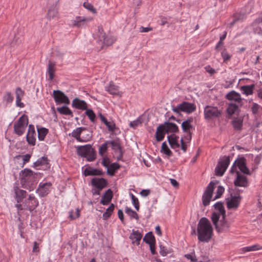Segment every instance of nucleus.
Listing matches in <instances>:
<instances>
[{
  "label": "nucleus",
  "mask_w": 262,
  "mask_h": 262,
  "mask_svg": "<svg viewBox=\"0 0 262 262\" xmlns=\"http://www.w3.org/2000/svg\"><path fill=\"white\" fill-rule=\"evenodd\" d=\"M215 211L212 213L211 220L219 232H227L229 230L230 224L226 220V212L221 203L214 205Z\"/></svg>",
  "instance_id": "f257e3e1"
},
{
  "label": "nucleus",
  "mask_w": 262,
  "mask_h": 262,
  "mask_svg": "<svg viewBox=\"0 0 262 262\" xmlns=\"http://www.w3.org/2000/svg\"><path fill=\"white\" fill-rule=\"evenodd\" d=\"M197 232L199 241L207 242L211 239L213 234V228L207 218L202 217L200 220Z\"/></svg>",
  "instance_id": "f03ea898"
},
{
  "label": "nucleus",
  "mask_w": 262,
  "mask_h": 262,
  "mask_svg": "<svg viewBox=\"0 0 262 262\" xmlns=\"http://www.w3.org/2000/svg\"><path fill=\"white\" fill-rule=\"evenodd\" d=\"M37 174L26 168L20 172V183L24 188L29 191L33 190L36 184Z\"/></svg>",
  "instance_id": "7ed1b4c3"
},
{
  "label": "nucleus",
  "mask_w": 262,
  "mask_h": 262,
  "mask_svg": "<svg viewBox=\"0 0 262 262\" xmlns=\"http://www.w3.org/2000/svg\"><path fill=\"white\" fill-rule=\"evenodd\" d=\"M77 152L78 155L85 158L89 161H92L96 158L95 151L90 144L78 146Z\"/></svg>",
  "instance_id": "20e7f679"
},
{
  "label": "nucleus",
  "mask_w": 262,
  "mask_h": 262,
  "mask_svg": "<svg viewBox=\"0 0 262 262\" xmlns=\"http://www.w3.org/2000/svg\"><path fill=\"white\" fill-rule=\"evenodd\" d=\"M222 114V110L219 109L216 106L206 105L204 107V118L207 120H212L214 119L219 118L221 117Z\"/></svg>",
  "instance_id": "39448f33"
},
{
  "label": "nucleus",
  "mask_w": 262,
  "mask_h": 262,
  "mask_svg": "<svg viewBox=\"0 0 262 262\" xmlns=\"http://www.w3.org/2000/svg\"><path fill=\"white\" fill-rule=\"evenodd\" d=\"M28 124V117L26 115H22L14 125V133L18 136L22 135L25 133Z\"/></svg>",
  "instance_id": "423d86ee"
},
{
  "label": "nucleus",
  "mask_w": 262,
  "mask_h": 262,
  "mask_svg": "<svg viewBox=\"0 0 262 262\" xmlns=\"http://www.w3.org/2000/svg\"><path fill=\"white\" fill-rule=\"evenodd\" d=\"M99 119L101 123L105 125L107 132L111 134L114 135L119 131V128L112 119H108L101 114H99Z\"/></svg>",
  "instance_id": "0eeeda50"
},
{
  "label": "nucleus",
  "mask_w": 262,
  "mask_h": 262,
  "mask_svg": "<svg viewBox=\"0 0 262 262\" xmlns=\"http://www.w3.org/2000/svg\"><path fill=\"white\" fill-rule=\"evenodd\" d=\"M172 110L173 112L177 114H179L181 112L190 114L195 111V106L193 103L188 102H183L176 107H173Z\"/></svg>",
  "instance_id": "6e6552de"
},
{
  "label": "nucleus",
  "mask_w": 262,
  "mask_h": 262,
  "mask_svg": "<svg viewBox=\"0 0 262 262\" xmlns=\"http://www.w3.org/2000/svg\"><path fill=\"white\" fill-rule=\"evenodd\" d=\"M101 163L106 168L107 173L112 176H114L116 170L120 168V165L118 163H111L110 159L106 157L103 158Z\"/></svg>",
  "instance_id": "1a4fd4ad"
},
{
  "label": "nucleus",
  "mask_w": 262,
  "mask_h": 262,
  "mask_svg": "<svg viewBox=\"0 0 262 262\" xmlns=\"http://www.w3.org/2000/svg\"><path fill=\"white\" fill-rule=\"evenodd\" d=\"M240 170V171L246 174H249V170L246 166L245 159L243 158H240L236 160L232 165L230 172L232 173L234 172L237 173V168Z\"/></svg>",
  "instance_id": "9d476101"
},
{
  "label": "nucleus",
  "mask_w": 262,
  "mask_h": 262,
  "mask_svg": "<svg viewBox=\"0 0 262 262\" xmlns=\"http://www.w3.org/2000/svg\"><path fill=\"white\" fill-rule=\"evenodd\" d=\"M230 163L229 157L225 156L223 157L219 162L215 168V174L218 176L223 175Z\"/></svg>",
  "instance_id": "9b49d317"
},
{
  "label": "nucleus",
  "mask_w": 262,
  "mask_h": 262,
  "mask_svg": "<svg viewBox=\"0 0 262 262\" xmlns=\"http://www.w3.org/2000/svg\"><path fill=\"white\" fill-rule=\"evenodd\" d=\"M215 185V183L214 182H211L207 187L202 196L204 206H206L209 205L212 196Z\"/></svg>",
  "instance_id": "f8f14e48"
},
{
  "label": "nucleus",
  "mask_w": 262,
  "mask_h": 262,
  "mask_svg": "<svg viewBox=\"0 0 262 262\" xmlns=\"http://www.w3.org/2000/svg\"><path fill=\"white\" fill-rule=\"evenodd\" d=\"M53 96L56 103H64L69 104L70 100L68 97L61 91L54 90L53 92Z\"/></svg>",
  "instance_id": "ddd939ff"
},
{
  "label": "nucleus",
  "mask_w": 262,
  "mask_h": 262,
  "mask_svg": "<svg viewBox=\"0 0 262 262\" xmlns=\"http://www.w3.org/2000/svg\"><path fill=\"white\" fill-rule=\"evenodd\" d=\"M91 17L76 16L74 19L71 20V25L73 27L80 28L83 26L86 23L92 20Z\"/></svg>",
  "instance_id": "4468645a"
},
{
  "label": "nucleus",
  "mask_w": 262,
  "mask_h": 262,
  "mask_svg": "<svg viewBox=\"0 0 262 262\" xmlns=\"http://www.w3.org/2000/svg\"><path fill=\"white\" fill-rule=\"evenodd\" d=\"M105 90L111 95L120 97L123 95V92L119 90V86L115 85L113 81H111L108 85L105 86Z\"/></svg>",
  "instance_id": "2eb2a0df"
},
{
  "label": "nucleus",
  "mask_w": 262,
  "mask_h": 262,
  "mask_svg": "<svg viewBox=\"0 0 262 262\" xmlns=\"http://www.w3.org/2000/svg\"><path fill=\"white\" fill-rule=\"evenodd\" d=\"M38 205V202L36 198L31 195H29L27 200L24 202V209L31 211L35 209Z\"/></svg>",
  "instance_id": "dca6fc26"
},
{
  "label": "nucleus",
  "mask_w": 262,
  "mask_h": 262,
  "mask_svg": "<svg viewBox=\"0 0 262 262\" xmlns=\"http://www.w3.org/2000/svg\"><path fill=\"white\" fill-rule=\"evenodd\" d=\"M36 132L34 127L33 125L30 124L29 125V128L28 133L27 135V141L28 143L31 145H34L36 142Z\"/></svg>",
  "instance_id": "f3484780"
},
{
  "label": "nucleus",
  "mask_w": 262,
  "mask_h": 262,
  "mask_svg": "<svg viewBox=\"0 0 262 262\" xmlns=\"http://www.w3.org/2000/svg\"><path fill=\"white\" fill-rule=\"evenodd\" d=\"M241 202V197L238 196H231L230 199L227 200V206L228 209H236L238 208Z\"/></svg>",
  "instance_id": "a211bd4d"
},
{
  "label": "nucleus",
  "mask_w": 262,
  "mask_h": 262,
  "mask_svg": "<svg viewBox=\"0 0 262 262\" xmlns=\"http://www.w3.org/2000/svg\"><path fill=\"white\" fill-rule=\"evenodd\" d=\"M103 39V45L101 49H103L105 47L111 46L116 40L115 37L111 36H105L104 33L99 32V39Z\"/></svg>",
  "instance_id": "6ab92c4d"
},
{
  "label": "nucleus",
  "mask_w": 262,
  "mask_h": 262,
  "mask_svg": "<svg viewBox=\"0 0 262 262\" xmlns=\"http://www.w3.org/2000/svg\"><path fill=\"white\" fill-rule=\"evenodd\" d=\"M16 96V105L20 108L24 107V104L21 102L25 95V92L19 87L16 89L15 91Z\"/></svg>",
  "instance_id": "aec40b11"
},
{
  "label": "nucleus",
  "mask_w": 262,
  "mask_h": 262,
  "mask_svg": "<svg viewBox=\"0 0 262 262\" xmlns=\"http://www.w3.org/2000/svg\"><path fill=\"white\" fill-rule=\"evenodd\" d=\"M237 174L236 179L234 181V185L236 186L246 187L248 185V182L246 177L239 173V171L236 173Z\"/></svg>",
  "instance_id": "412c9836"
},
{
  "label": "nucleus",
  "mask_w": 262,
  "mask_h": 262,
  "mask_svg": "<svg viewBox=\"0 0 262 262\" xmlns=\"http://www.w3.org/2000/svg\"><path fill=\"white\" fill-rule=\"evenodd\" d=\"M50 187L51 184L49 183L40 184L36 191L40 196H45L48 194Z\"/></svg>",
  "instance_id": "4be33fe9"
},
{
  "label": "nucleus",
  "mask_w": 262,
  "mask_h": 262,
  "mask_svg": "<svg viewBox=\"0 0 262 262\" xmlns=\"http://www.w3.org/2000/svg\"><path fill=\"white\" fill-rule=\"evenodd\" d=\"M226 98L229 100L233 101L238 104L241 103L242 102L241 95L234 91L228 93L226 95Z\"/></svg>",
  "instance_id": "5701e85b"
},
{
  "label": "nucleus",
  "mask_w": 262,
  "mask_h": 262,
  "mask_svg": "<svg viewBox=\"0 0 262 262\" xmlns=\"http://www.w3.org/2000/svg\"><path fill=\"white\" fill-rule=\"evenodd\" d=\"M73 107L82 110H85L87 108V104L84 100H81L76 98H75L72 103Z\"/></svg>",
  "instance_id": "b1692460"
},
{
  "label": "nucleus",
  "mask_w": 262,
  "mask_h": 262,
  "mask_svg": "<svg viewBox=\"0 0 262 262\" xmlns=\"http://www.w3.org/2000/svg\"><path fill=\"white\" fill-rule=\"evenodd\" d=\"M58 14V8L57 7L56 2L51 5L49 8L47 13V18L48 19H51L57 17Z\"/></svg>",
  "instance_id": "393cba45"
},
{
  "label": "nucleus",
  "mask_w": 262,
  "mask_h": 262,
  "mask_svg": "<svg viewBox=\"0 0 262 262\" xmlns=\"http://www.w3.org/2000/svg\"><path fill=\"white\" fill-rule=\"evenodd\" d=\"M164 126L166 133H175L179 131V128L177 124L171 122H165L162 124Z\"/></svg>",
  "instance_id": "a878e982"
},
{
  "label": "nucleus",
  "mask_w": 262,
  "mask_h": 262,
  "mask_svg": "<svg viewBox=\"0 0 262 262\" xmlns=\"http://www.w3.org/2000/svg\"><path fill=\"white\" fill-rule=\"evenodd\" d=\"M14 100L13 94L10 91H5L2 96V102L6 105L11 104Z\"/></svg>",
  "instance_id": "bb28decb"
},
{
  "label": "nucleus",
  "mask_w": 262,
  "mask_h": 262,
  "mask_svg": "<svg viewBox=\"0 0 262 262\" xmlns=\"http://www.w3.org/2000/svg\"><path fill=\"white\" fill-rule=\"evenodd\" d=\"M13 190L15 194V198L18 203L21 202L23 199L26 196V191L19 189L17 186L13 188Z\"/></svg>",
  "instance_id": "cd10ccee"
},
{
  "label": "nucleus",
  "mask_w": 262,
  "mask_h": 262,
  "mask_svg": "<svg viewBox=\"0 0 262 262\" xmlns=\"http://www.w3.org/2000/svg\"><path fill=\"white\" fill-rule=\"evenodd\" d=\"M113 198V192L111 189H108L102 195L100 203L103 205H108Z\"/></svg>",
  "instance_id": "c85d7f7f"
},
{
  "label": "nucleus",
  "mask_w": 262,
  "mask_h": 262,
  "mask_svg": "<svg viewBox=\"0 0 262 262\" xmlns=\"http://www.w3.org/2000/svg\"><path fill=\"white\" fill-rule=\"evenodd\" d=\"M92 137V132L86 129L85 128L82 127L81 130L80 142H88L91 139Z\"/></svg>",
  "instance_id": "c756f323"
},
{
  "label": "nucleus",
  "mask_w": 262,
  "mask_h": 262,
  "mask_svg": "<svg viewBox=\"0 0 262 262\" xmlns=\"http://www.w3.org/2000/svg\"><path fill=\"white\" fill-rule=\"evenodd\" d=\"M166 131L165 130L164 126L163 124H160L157 128L156 132V138L157 141H161L163 140L165 137Z\"/></svg>",
  "instance_id": "7c9ffc66"
},
{
  "label": "nucleus",
  "mask_w": 262,
  "mask_h": 262,
  "mask_svg": "<svg viewBox=\"0 0 262 262\" xmlns=\"http://www.w3.org/2000/svg\"><path fill=\"white\" fill-rule=\"evenodd\" d=\"M167 139L168 142L172 148L175 149L180 147V144L178 143V136L175 135L174 134H172L168 136L167 137Z\"/></svg>",
  "instance_id": "2f4dec72"
},
{
  "label": "nucleus",
  "mask_w": 262,
  "mask_h": 262,
  "mask_svg": "<svg viewBox=\"0 0 262 262\" xmlns=\"http://www.w3.org/2000/svg\"><path fill=\"white\" fill-rule=\"evenodd\" d=\"M187 135L182 137L181 139V147L182 150L184 152H186L187 150V145L186 144V141L189 142L191 139V134L190 132L186 133Z\"/></svg>",
  "instance_id": "473e14b6"
},
{
  "label": "nucleus",
  "mask_w": 262,
  "mask_h": 262,
  "mask_svg": "<svg viewBox=\"0 0 262 262\" xmlns=\"http://www.w3.org/2000/svg\"><path fill=\"white\" fill-rule=\"evenodd\" d=\"M255 85L252 84L251 85H247L241 86V90L243 93L246 96L251 95L253 94V91Z\"/></svg>",
  "instance_id": "72a5a7b5"
},
{
  "label": "nucleus",
  "mask_w": 262,
  "mask_h": 262,
  "mask_svg": "<svg viewBox=\"0 0 262 262\" xmlns=\"http://www.w3.org/2000/svg\"><path fill=\"white\" fill-rule=\"evenodd\" d=\"M238 110V105L234 103H230L227 108V113L228 115L231 116L235 114Z\"/></svg>",
  "instance_id": "f704fd0d"
},
{
  "label": "nucleus",
  "mask_w": 262,
  "mask_h": 262,
  "mask_svg": "<svg viewBox=\"0 0 262 262\" xmlns=\"http://www.w3.org/2000/svg\"><path fill=\"white\" fill-rule=\"evenodd\" d=\"M144 241L149 246H155L156 240L152 233H147L143 238Z\"/></svg>",
  "instance_id": "c9c22d12"
},
{
  "label": "nucleus",
  "mask_w": 262,
  "mask_h": 262,
  "mask_svg": "<svg viewBox=\"0 0 262 262\" xmlns=\"http://www.w3.org/2000/svg\"><path fill=\"white\" fill-rule=\"evenodd\" d=\"M142 237V235L140 232L136 231L130 234L129 238L132 240L133 244L139 245Z\"/></svg>",
  "instance_id": "e433bc0d"
},
{
  "label": "nucleus",
  "mask_w": 262,
  "mask_h": 262,
  "mask_svg": "<svg viewBox=\"0 0 262 262\" xmlns=\"http://www.w3.org/2000/svg\"><path fill=\"white\" fill-rule=\"evenodd\" d=\"M84 176H98V169L89 166L85 168L83 171Z\"/></svg>",
  "instance_id": "4c0bfd02"
},
{
  "label": "nucleus",
  "mask_w": 262,
  "mask_h": 262,
  "mask_svg": "<svg viewBox=\"0 0 262 262\" xmlns=\"http://www.w3.org/2000/svg\"><path fill=\"white\" fill-rule=\"evenodd\" d=\"M92 193L93 195L98 194V178H94L91 180Z\"/></svg>",
  "instance_id": "58836bf2"
},
{
  "label": "nucleus",
  "mask_w": 262,
  "mask_h": 262,
  "mask_svg": "<svg viewBox=\"0 0 262 262\" xmlns=\"http://www.w3.org/2000/svg\"><path fill=\"white\" fill-rule=\"evenodd\" d=\"M243 119L241 118H235L232 121V125L235 129L240 130L242 128Z\"/></svg>",
  "instance_id": "ea45409f"
},
{
  "label": "nucleus",
  "mask_w": 262,
  "mask_h": 262,
  "mask_svg": "<svg viewBox=\"0 0 262 262\" xmlns=\"http://www.w3.org/2000/svg\"><path fill=\"white\" fill-rule=\"evenodd\" d=\"M55 71V64L54 63L49 62L48 67V73L49 75V80L52 81L54 78V72Z\"/></svg>",
  "instance_id": "a19ab883"
},
{
  "label": "nucleus",
  "mask_w": 262,
  "mask_h": 262,
  "mask_svg": "<svg viewBox=\"0 0 262 262\" xmlns=\"http://www.w3.org/2000/svg\"><path fill=\"white\" fill-rule=\"evenodd\" d=\"M115 208V205L111 204V205L106 209L105 212L103 214V219L104 220H107L111 216Z\"/></svg>",
  "instance_id": "79ce46f5"
},
{
  "label": "nucleus",
  "mask_w": 262,
  "mask_h": 262,
  "mask_svg": "<svg viewBox=\"0 0 262 262\" xmlns=\"http://www.w3.org/2000/svg\"><path fill=\"white\" fill-rule=\"evenodd\" d=\"M192 121V119H191L183 122L182 123V128L183 132L185 133L190 132V129L192 127L191 124Z\"/></svg>",
  "instance_id": "37998d69"
},
{
  "label": "nucleus",
  "mask_w": 262,
  "mask_h": 262,
  "mask_svg": "<svg viewBox=\"0 0 262 262\" xmlns=\"http://www.w3.org/2000/svg\"><path fill=\"white\" fill-rule=\"evenodd\" d=\"M57 111L61 114L66 115H70L71 116H73V113L70 110L69 107L66 106H63L62 107H57Z\"/></svg>",
  "instance_id": "c03bdc74"
},
{
  "label": "nucleus",
  "mask_w": 262,
  "mask_h": 262,
  "mask_svg": "<svg viewBox=\"0 0 262 262\" xmlns=\"http://www.w3.org/2000/svg\"><path fill=\"white\" fill-rule=\"evenodd\" d=\"M38 138L39 140L43 141L47 134L48 133V130L44 127H41L37 129Z\"/></svg>",
  "instance_id": "a18cd8bd"
},
{
  "label": "nucleus",
  "mask_w": 262,
  "mask_h": 262,
  "mask_svg": "<svg viewBox=\"0 0 262 262\" xmlns=\"http://www.w3.org/2000/svg\"><path fill=\"white\" fill-rule=\"evenodd\" d=\"M143 122V119L141 117H139L137 119L129 123V126L133 128H136L137 127L141 125Z\"/></svg>",
  "instance_id": "49530a36"
},
{
  "label": "nucleus",
  "mask_w": 262,
  "mask_h": 262,
  "mask_svg": "<svg viewBox=\"0 0 262 262\" xmlns=\"http://www.w3.org/2000/svg\"><path fill=\"white\" fill-rule=\"evenodd\" d=\"M161 151L168 157H171L172 155V151L170 150L166 142L162 143Z\"/></svg>",
  "instance_id": "de8ad7c7"
},
{
  "label": "nucleus",
  "mask_w": 262,
  "mask_h": 262,
  "mask_svg": "<svg viewBox=\"0 0 262 262\" xmlns=\"http://www.w3.org/2000/svg\"><path fill=\"white\" fill-rule=\"evenodd\" d=\"M125 212L126 214L130 216V217L132 219H135L136 220H138L139 218L138 215L136 213V212H135L130 208L126 207L125 209Z\"/></svg>",
  "instance_id": "09e8293b"
},
{
  "label": "nucleus",
  "mask_w": 262,
  "mask_h": 262,
  "mask_svg": "<svg viewBox=\"0 0 262 262\" xmlns=\"http://www.w3.org/2000/svg\"><path fill=\"white\" fill-rule=\"evenodd\" d=\"M81 130H82V127H78L74 130L72 133V136L76 138L78 141H80Z\"/></svg>",
  "instance_id": "8fccbe9b"
},
{
  "label": "nucleus",
  "mask_w": 262,
  "mask_h": 262,
  "mask_svg": "<svg viewBox=\"0 0 262 262\" xmlns=\"http://www.w3.org/2000/svg\"><path fill=\"white\" fill-rule=\"evenodd\" d=\"M129 195L131 196L133 205L136 209L138 211L140 207V204L138 198H136L133 193H130Z\"/></svg>",
  "instance_id": "3c124183"
},
{
  "label": "nucleus",
  "mask_w": 262,
  "mask_h": 262,
  "mask_svg": "<svg viewBox=\"0 0 262 262\" xmlns=\"http://www.w3.org/2000/svg\"><path fill=\"white\" fill-rule=\"evenodd\" d=\"M85 110V114L88 116L92 122H94L96 117V115L94 112L91 109H86Z\"/></svg>",
  "instance_id": "603ef678"
},
{
  "label": "nucleus",
  "mask_w": 262,
  "mask_h": 262,
  "mask_svg": "<svg viewBox=\"0 0 262 262\" xmlns=\"http://www.w3.org/2000/svg\"><path fill=\"white\" fill-rule=\"evenodd\" d=\"M83 7L86 9L87 10L90 11L94 14L97 13V10L95 8H94L93 5L88 3V2H84L83 4Z\"/></svg>",
  "instance_id": "864d4df0"
},
{
  "label": "nucleus",
  "mask_w": 262,
  "mask_h": 262,
  "mask_svg": "<svg viewBox=\"0 0 262 262\" xmlns=\"http://www.w3.org/2000/svg\"><path fill=\"white\" fill-rule=\"evenodd\" d=\"M224 188L221 186H219L216 190V194L213 200L220 198L224 192Z\"/></svg>",
  "instance_id": "5fc2aeb1"
},
{
  "label": "nucleus",
  "mask_w": 262,
  "mask_h": 262,
  "mask_svg": "<svg viewBox=\"0 0 262 262\" xmlns=\"http://www.w3.org/2000/svg\"><path fill=\"white\" fill-rule=\"evenodd\" d=\"M221 55L225 62L228 61L231 58V55L228 53L226 50H224L221 53Z\"/></svg>",
  "instance_id": "6e6d98bb"
},
{
  "label": "nucleus",
  "mask_w": 262,
  "mask_h": 262,
  "mask_svg": "<svg viewBox=\"0 0 262 262\" xmlns=\"http://www.w3.org/2000/svg\"><path fill=\"white\" fill-rule=\"evenodd\" d=\"M47 164V158L46 157H42L38 159L37 161L34 163V165L36 166H38L41 165Z\"/></svg>",
  "instance_id": "4d7b16f0"
},
{
  "label": "nucleus",
  "mask_w": 262,
  "mask_h": 262,
  "mask_svg": "<svg viewBox=\"0 0 262 262\" xmlns=\"http://www.w3.org/2000/svg\"><path fill=\"white\" fill-rule=\"evenodd\" d=\"M108 142H105L99 147V155L102 156L107 149Z\"/></svg>",
  "instance_id": "13d9d810"
},
{
  "label": "nucleus",
  "mask_w": 262,
  "mask_h": 262,
  "mask_svg": "<svg viewBox=\"0 0 262 262\" xmlns=\"http://www.w3.org/2000/svg\"><path fill=\"white\" fill-rule=\"evenodd\" d=\"M107 185V181L103 178H99V190L106 187Z\"/></svg>",
  "instance_id": "bf43d9fd"
},
{
  "label": "nucleus",
  "mask_w": 262,
  "mask_h": 262,
  "mask_svg": "<svg viewBox=\"0 0 262 262\" xmlns=\"http://www.w3.org/2000/svg\"><path fill=\"white\" fill-rule=\"evenodd\" d=\"M261 248L260 247H246L243 248L242 250L243 252H249L252 251H257L260 250Z\"/></svg>",
  "instance_id": "052dcab7"
},
{
  "label": "nucleus",
  "mask_w": 262,
  "mask_h": 262,
  "mask_svg": "<svg viewBox=\"0 0 262 262\" xmlns=\"http://www.w3.org/2000/svg\"><path fill=\"white\" fill-rule=\"evenodd\" d=\"M261 23H262V12L259 15V16L253 21V23L251 24V25L252 27H255Z\"/></svg>",
  "instance_id": "680f3d73"
},
{
  "label": "nucleus",
  "mask_w": 262,
  "mask_h": 262,
  "mask_svg": "<svg viewBox=\"0 0 262 262\" xmlns=\"http://www.w3.org/2000/svg\"><path fill=\"white\" fill-rule=\"evenodd\" d=\"M80 216V210L78 208H77L76 209V216H74L73 214V211H70L69 212V217L71 219V220H74L76 218H78Z\"/></svg>",
  "instance_id": "e2e57ef3"
},
{
  "label": "nucleus",
  "mask_w": 262,
  "mask_h": 262,
  "mask_svg": "<svg viewBox=\"0 0 262 262\" xmlns=\"http://www.w3.org/2000/svg\"><path fill=\"white\" fill-rule=\"evenodd\" d=\"M185 257L187 259H190L191 262H195L196 261V259L194 253L185 254Z\"/></svg>",
  "instance_id": "0e129e2a"
},
{
  "label": "nucleus",
  "mask_w": 262,
  "mask_h": 262,
  "mask_svg": "<svg viewBox=\"0 0 262 262\" xmlns=\"http://www.w3.org/2000/svg\"><path fill=\"white\" fill-rule=\"evenodd\" d=\"M253 32L255 34H257L259 35L262 36V28L259 27L255 26L253 27Z\"/></svg>",
  "instance_id": "69168bd1"
},
{
  "label": "nucleus",
  "mask_w": 262,
  "mask_h": 262,
  "mask_svg": "<svg viewBox=\"0 0 262 262\" xmlns=\"http://www.w3.org/2000/svg\"><path fill=\"white\" fill-rule=\"evenodd\" d=\"M205 69L209 74L213 75L215 73V70L212 68L210 66H207L205 67Z\"/></svg>",
  "instance_id": "338daca9"
},
{
  "label": "nucleus",
  "mask_w": 262,
  "mask_h": 262,
  "mask_svg": "<svg viewBox=\"0 0 262 262\" xmlns=\"http://www.w3.org/2000/svg\"><path fill=\"white\" fill-rule=\"evenodd\" d=\"M160 253L162 256H165L169 253V252L166 251L165 247H160Z\"/></svg>",
  "instance_id": "774afa93"
}]
</instances>
